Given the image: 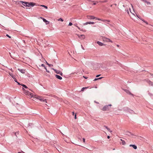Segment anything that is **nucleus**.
<instances>
[{
  "mask_svg": "<svg viewBox=\"0 0 153 153\" xmlns=\"http://www.w3.org/2000/svg\"><path fill=\"white\" fill-rule=\"evenodd\" d=\"M98 3V1H96V2L94 3L93 4V5H96L97 3Z\"/></svg>",
  "mask_w": 153,
  "mask_h": 153,
  "instance_id": "obj_28",
  "label": "nucleus"
},
{
  "mask_svg": "<svg viewBox=\"0 0 153 153\" xmlns=\"http://www.w3.org/2000/svg\"><path fill=\"white\" fill-rule=\"evenodd\" d=\"M40 18L41 19H42V20H43V18H42V17H40Z\"/></svg>",
  "mask_w": 153,
  "mask_h": 153,
  "instance_id": "obj_50",
  "label": "nucleus"
},
{
  "mask_svg": "<svg viewBox=\"0 0 153 153\" xmlns=\"http://www.w3.org/2000/svg\"><path fill=\"white\" fill-rule=\"evenodd\" d=\"M77 36L79 38L82 39H84L85 38V36L84 35H78Z\"/></svg>",
  "mask_w": 153,
  "mask_h": 153,
  "instance_id": "obj_6",
  "label": "nucleus"
},
{
  "mask_svg": "<svg viewBox=\"0 0 153 153\" xmlns=\"http://www.w3.org/2000/svg\"><path fill=\"white\" fill-rule=\"evenodd\" d=\"M10 56H11V54H10Z\"/></svg>",
  "mask_w": 153,
  "mask_h": 153,
  "instance_id": "obj_56",
  "label": "nucleus"
},
{
  "mask_svg": "<svg viewBox=\"0 0 153 153\" xmlns=\"http://www.w3.org/2000/svg\"><path fill=\"white\" fill-rule=\"evenodd\" d=\"M88 88V87L82 88L81 90V91H84L85 89Z\"/></svg>",
  "mask_w": 153,
  "mask_h": 153,
  "instance_id": "obj_20",
  "label": "nucleus"
},
{
  "mask_svg": "<svg viewBox=\"0 0 153 153\" xmlns=\"http://www.w3.org/2000/svg\"><path fill=\"white\" fill-rule=\"evenodd\" d=\"M55 76L56 77V78H57V79H58L61 80L62 79V77L61 76H60L56 74V75H55Z\"/></svg>",
  "mask_w": 153,
  "mask_h": 153,
  "instance_id": "obj_9",
  "label": "nucleus"
},
{
  "mask_svg": "<svg viewBox=\"0 0 153 153\" xmlns=\"http://www.w3.org/2000/svg\"><path fill=\"white\" fill-rule=\"evenodd\" d=\"M108 105V106H112V105L111 104H109V105Z\"/></svg>",
  "mask_w": 153,
  "mask_h": 153,
  "instance_id": "obj_47",
  "label": "nucleus"
},
{
  "mask_svg": "<svg viewBox=\"0 0 153 153\" xmlns=\"http://www.w3.org/2000/svg\"><path fill=\"white\" fill-rule=\"evenodd\" d=\"M129 146L133 147L135 149H137V146L134 145H130Z\"/></svg>",
  "mask_w": 153,
  "mask_h": 153,
  "instance_id": "obj_11",
  "label": "nucleus"
},
{
  "mask_svg": "<svg viewBox=\"0 0 153 153\" xmlns=\"http://www.w3.org/2000/svg\"><path fill=\"white\" fill-rule=\"evenodd\" d=\"M72 25V23L71 22H70L69 23V26H71Z\"/></svg>",
  "mask_w": 153,
  "mask_h": 153,
  "instance_id": "obj_34",
  "label": "nucleus"
},
{
  "mask_svg": "<svg viewBox=\"0 0 153 153\" xmlns=\"http://www.w3.org/2000/svg\"><path fill=\"white\" fill-rule=\"evenodd\" d=\"M41 66H42V67H45V65H44V64H41Z\"/></svg>",
  "mask_w": 153,
  "mask_h": 153,
  "instance_id": "obj_38",
  "label": "nucleus"
},
{
  "mask_svg": "<svg viewBox=\"0 0 153 153\" xmlns=\"http://www.w3.org/2000/svg\"><path fill=\"white\" fill-rule=\"evenodd\" d=\"M80 30H81V31H83V30H82V29H80V28L79 27H78V26H76Z\"/></svg>",
  "mask_w": 153,
  "mask_h": 153,
  "instance_id": "obj_30",
  "label": "nucleus"
},
{
  "mask_svg": "<svg viewBox=\"0 0 153 153\" xmlns=\"http://www.w3.org/2000/svg\"><path fill=\"white\" fill-rule=\"evenodd\" d=\"M21 85L26 88H28L27 87L26 85L24 84H22Z\"/></svg>",
  "mask_w": 153,
  "mask_h": 153,
  "instance_id": "obj_25",
  "label": "nucleus"
},
{
  "mask_svg": "<svg viewBox=\"0 0 153 153\" xmlns=\"http://www.w3.org/2000/svg\"><path fill=\"white\" fill-rule=\"evenodd\" d=\"M23 153H24V152H23Z\"/></svg>",
  "mask_w": 153,
  "mask_h": 153,
  "instance_id": "obj_59",
  "label": "nucleus"
},
{
  "mask_svg": "<svg viewBox=\"0 0 153 153\" xmlns=\"http://www.w3.org/2000/svg\"><path fill=\"white\" fill-rule=\"evenodd\" d=\"M110 138V136H107V138H108V139H109V138Z\"/></svg>",
  "mask_w": 153,
  "mask_h": 153,
  "instance_id": "obj_46",
  "label": "nucleus"
},
{
  "mask_svg": "<svg viewBox=\"0 0 153 153\" xmlns=\"http://www.w3.org/2000/svg\"><path fill=\"white\" fill-rule=\"evenodd\" d=\"M43 20L44 22L46 23V25H48V24H49V22L46 19H43Z\"/></svg>",
  "mask_w": 153,
  "mask_h": 153,
  "instance_id": "obj_10",
  "label": "nucleus"
},
{
  "mask_svg": "<svg viewBox=\"0 0 153 153\" xmlns=\"http://www.w3.org/2000/svg\"><path fill=\"white\" fill-rule=\"evenodd\" d=\"M53 69L55 71L56 73L59 74V73L60 72V71L54 69Z\"/></svg>",
  "mask_w": 153,
  "mask_h": 153,
  "instance_id": "obj_16",
  "label": "nucleus"
},
{
  "mask_svg": "<svg viewBox=\"0 0 153 153\" xmlns=\"http://www.w3.org/2000/svg\"><path fill=\"white\" fill-rule=\"evenodd\" d=\"M64 0L65 1H66V0Z\"/></svg>",
  "mask_w": 153,
  "mask_h": 153,
  "instance_id": "obj_58",
  "label": "nucleus"
},
{
  "mask_svg": "<svg viewBox=\"0 0 153 153\" xmlns=\"http://www.w3.org/2000/svg\"><path fill=\"white\" fill-rule=\"evenodd\" d=\"M83 141L84 143H85V139L84 138H83Z\"/></svg>",
  "mask_w": 153,
  "mask_h": 153,
  "instance_id": "obj_35",
  "label": "nucleus"
},
{
  "mask_svg": "<svg viewBox=\"0 0 153 153\" xmlns=\"http://www.w3.org/2000/svg\"><path fill=\"white\" fill-rule=\"evenodd\" d=\"M120 140L122 141V143L123 145H125L126 144V142L124 140H122V139H120Z\"/></svg>",
  "mask_w": 153,
  "mask_h": 153,
  "instance_id": "obj_17",
  "label": "nucleus"
},
{
  "mask_svg": "<svg viewBox=\"0 0 153 153\" xmlns=\"http://www.w3.org/2000/svg\"><path fill=\"white\" fill-rule=\"evenodd\" d=\"M97 19L98 20H101V21H102L103 22H105V21H107V22H110V21L109 20H102L100 19H99V18H96V19Z\"/></svg>",
  "mask_w": 153,
  "mask_h": 153,
  "instance_id": "obj_12",
  "label": "nucleus"
},
{
  "mask_svg": "<svg viewBox=\"0 0 153 153\" xmlns=\"http://www.w3.org/2000/svg\"><path fill=\"white\" fill-rule=\"evenodd\" d=\"M129 133L131 135H133L132 134H131V133Z\"/></svg>",
  "mask_w": 153,
  "mask_h": 153,
  "instance_id": "obj_52",
  "label": "nucleus"
},
{
  "mask_svg": "<svg viewBox=\"0 0 153 153\" xmlns=\"http://www.w3.org/2000/svg\"><path fill=\"white\" fill-rule=\"evenodd\" d=\"M83 77H84V78H85V79H87L88 78V77H86L84 76H83Z\"/></svg>",
  "mask_w": 153,
  "mask_h": 153,
  "instance_id": "obj_40",
  "label": "nucleus"
},
{
  "mask_svg": "<svg viewBox=\"0 0 153 153\" xmlns=\"http://www.w3.org/2000/svg\"><path fill=\"white\" fill-rule=\"evenodd\" d=\"M18 153H21V152H18Z\"/></svg>",
  "mask_w": 153,
  "mask_h": 153,
  "instance_id": "obj_55",
  "label": "nucleus"
},
{
  "mask_svg": "<svg viewBox=\"0 0 153 153\" xmlns=\"http://www.w3.org/2000/svg\"><path fill=\"white\" fill-rule=\"evenodd\" d=\"M94 23L93 22H89V24H93Z\"/></svg>",
  "mask_w": 153,
  "mask_h": 153,
  "instance_id": "obj_27",
  "label": "nucleus"
},
{
  "mask_svg": "<svg viewBox=\"0 0 153 153\" xmlns=\"http://www.w3.org/2000/svg\"><path fill=\"white\" fill-rule=\"evenodd\" d=\"M109 109V108L108 107V105H106L104 106L102 108V110L103 111H105L107 110H108Z\"/></svg>",
  "mask_w": 153,
  "mask_h": 153,
  "instance_id": "obj_4",
  "label": "nucleus"
},
{
  "mask_svg": "<svg viewBox=\"0 0 153 153\" xmlns=\"http://www.w3.org/2000/svg\"><path fill=\"white\" fill-rule=\"evenodd\" d=\"M146 3H147V4H150V3L149 2H148L146 1Z\"/></svg>",
  "mask_w": 153,
  "mask_h": 153,
  "instance_id": "obj_36",
  "label": "nucleus"
},
{
  "mask_svg": "<svg viewBox=\"0 0 153 153\" xmlns=\"http://www.w3.org/2000/svg\"><path fill=\"white\" fill-rule=\"evenodd\" d=\"M42 97L40 96H37L36 97V98L37 99L39 100V99H40V98H42Z\"/></svg>",
  "mask_w": 153,
  "mask_h": 153,
  "instance_id": "obj_24",
  "label": "nucleus"
},
{
  "mask_svg": "<svg viewBox=\"0 0 153 153\" xmlns=\"http://www.w3.org/2000/svg\"><path fill=\"white\" fill-rule=\"evenodd\" d=\"M72 114L73 115H74V112H72Z\"/></svg>",
  "mask_w": 153,
  "mask_h": 153,
  "instance_id": "obj_43",
  "label": "nucleus"
},
{
  "mask_svg": "<svg viewBox=\"0 0 153 153\" xmlns=\"http://www.w3.org/2000/svg\"><path fill=\"white\" fill-rule=\"evenodd\" d=\"M59 74L61 76H62L63 75V73L60 71L59 73Z\"/></svg>",
  "mask_w": 153,
  "mask_h": 153,
  "instance_id": "obj_33",
  "label": "nucleus"
},
{
  "mask_svg": "<svg viewBox=\"0 0 153 153\" xmlns=\"http://www.w3.org/2000/svg\"><path fill=\"white\" fill-rule=\"evenodd\" d=\"M128 13H129V12H128Z\"/></svg>",
  "mask_w": 153,
  "mask_h": 153,
  "instance_id": "obj_57",
  "label": "nucleus"
},
{
  "mask_svg": "<svg viewBox=\"0 0 153 153\" xmlns=\"http://www.w3.org/2000/svg\"><path fill=\"white\" fill-rule=\"evenodd\" d=\"M88 24H89V22H86L85 23H84L83 24L84 25H87Z\"/></svg>",
  "mask_w": 153,
  "mask_h": 153,
  "instance_id": "obj_31",
  "label": "nucleus"
},
{
  "mask_svg": "<svg viewBox=\"0 0 153 153\" xmlns=\"http://www.w3.org/2000/svg\"><path fill=\"white\" fill-rule=\"evenodd\" d=\"M97 43L100 46H102L104 45V44L102 43V42L99 41H97Z\"/></svg>",
  "mask_w": 153,
  "mask_h": 153,
  "instance_id": "obj_14",
  "label": "nucleus"
},
{
  "mask_svg": "<svg viewBox=\"0 0 153 153\" xmlns=\"http://www.w3.org/2000/svg\"><path fill=\"white\" fill-rule=\"evenodd\" d=\"M145 23H146L147 25L148 24V23L146 21H145Z\"/></svg>",
  "mask_w": 153,
  "mask_h": 153,
  "instance_id": "obj_44",
  "label": "nucleus"
},
{
  "mask_svg": "<svg viewBox=\"0 0 153 153\" xmlns=\"http://www.w3.org/2000/svg\"><path fill=\"white\" fill-rule=\"evenodd\" d=\"M126 108L127 111L130 113L132 114V112H134V111L133 110L130 109L128 107H126Z\"/></svg>",
  "mask_w": 153,
  "mask_h": 153,
  "instance_id": "obj_7",
  "label": "nucleus"
},
{
  "mask_svg": "<svg viewBox=\"0 0 153 153\" xmlns=\"http://www.w3.org/2000/svg\"><path fill=\"white\" fill-rule=\"evenodd\" d=\"M142 20L143 22H145L146 21L145 20H144V19H142Z\"/></svg>",
  "mask_w": 153,
  "mask_h": 153,
  "instance_id": "obj_45",
  "label": "nucleus"
},
{
  "mask_svg": "<svg viewBox=\"0 0 153 153\" xmlns=\"http://www.w3.org/2000/svg\"><path fill=\"white\" fill-rule=\"evenodd\" d=\"M33 96L35 97H33V98H36V97H37V96H36V95H33Z\"/></svg>",
  "mask_w": 153,
  "mask_h": 153,
  "instance_id": "obj_41",
  "label": "nucleus"
},
{
  "mask_svg": "<svg viewBox=\"0 0 153 153\" xmlns=\"http://www.w3.org/2000/svg\"><path fill=\"white\" fill-rule=\"evenodd\" d=\"M74 118L76 119V114L74 116Z\"/></svg>",
  "mask_w": 153,
  "mask_h": 153,
  "instance_id": "obj_39",
  "label": "nucleus"
},
{
  "mask_svg": "<svg viewBox=\"0 0 153 153\" xmlns=\"http://www.w3.org/2000/svg\"><path fill=\"white\" fill-rule=\"evenodd\" d=\"M100 75H97L96 76V77H98L99 76H100Z\"/></svg>",
  "mask_w": 153,
  "mask_h": 153,
  "instance_id": "obj_42",
  "label": "nucleus"
},
{
  "mask_svg": "<svg viewBox=\"0 0 153 153\" xmlns=\"http://www.w3.org/2000/svg\"><path fill=\"white\" fill-rule=\"evenodd\" d=\"M46 63L50 67H51V66H53V65H51L50 64H48L47 62H46Z\"/></svg>",
  "mask_w": 153,
  "mask_h": 153,
  "instance_id": "obj_29",
  "label": "nucleus"
},
{
  "mask_svg": "<svg viewBox=\"0 0 153 153\" xmlns=\"http://www.w3.org/2000/svg\"><path fill=\"white\" fill-rule=\"evenodd\" d=\"M117 47H119V45H117Z\"/></svg>",
  "mask_w": 153,
  "mask_h": 153,
  "instance_id": "obj_49",
  "label": "nucleus"
},
{
  "mask_svg": "<svg viewBox=\"0 0 153 153\" xmlns=\"http://www.w3.org/2000/svg\"><path fill=\"white\" fill-rule=\"evenodd\" d=\"M10 76H12V77L14 79V81H15L16 82H17V83H18V84H19V85H20V84L19 82H17V80H16V78H14L13 77V76H12V75H10Z\"/></svg>",
  "mask_w": 153,
  "mask_h": 153,
  "instance_id": "obj_19",
  "label": "nucleus"
},
{
  "mask_svg": "<svg viewBox=\"0 0 153 153\" xmlns=\"http://www.w3.org/2000/svg\"><path fill=\"white\" fill-rule=\"evenodd\" d=\"M129 10H130V12L131 13V9H129Z\"/></svg>",
  "mask_w": 153,
  "mask_h": 153,
  "instance_id": "obj_53",
  "label": "nucleus"
},
{
  "mask_svg": "<svg viewBox=\"0 0 153 153\" xmlns=\"http://www.w3.org/2000/svg\"><path fill=\"white\" fill-rule=\"evenodd\" d=\"M104 127L107 129V130L109 131H110V132H112V131L110 129L108 128V127L107 126H105Z\"/></svg>",
  "mask_w": 153,
  "mask_h": 153,
  "instance_id": "obj_18",
  "label": "nucleus"
},
{
  "mask_svg": "<svg viewBox=\"0 0 153 153\" xmlns=\"http://www.w3.org/2000/svg\"><path fill=\"white\" fill-rule=\"evenodd\" d=\"M87 1L89 2L90 3H92V2H93L94 1H92L90 0H87Z\"/></svg>",
  "mask_w": 153,
  "mask_h": 153,
  "instance_id": "obj_32",
  "label": "nucleus"
},
{
  "mask_svg": "<svg viewBox=\"0 0 153 153\" xmlns=\"http://www.w3.org/2000/svg\"><path fill=\"white\" fill-rule=\"evenodd\" d=\"M102 77H101L98 78H95L94 79V81H95L97 80L98 79H102Z\"/></svg>",
  "mask_w": 153,
  "mask_h": 153,
  "instance_id": "obj_21",
  "label": "nucleus"
},
{
  "mask_svg": "<svg viewBox=\"0 0 153 153\" xmlns=\"http://www.w3.org/2000/svg\"><path fill=\"white\" fill-rule=\"evenodd\" d=\"M6 36H7V37H8L9 38H11V37H10V36H9L8 35V34H7V35H6Z\"/></svg>",
  "mask_w": 153,
  "mask_h": 153,
  "instance_id": "obj_37",
  "label": "nucleus"
},
{
  "mask_svg": "<svg viewBox=\"0 0 153 153\" xmlns=\"http://www.w3.org/2000/svg\"><path fill=\"white\" fill-rule=\"evenodd\" d=\"M102 40L103 41L107 42H112V41L109 39L106 38L105 37H103L102 38Z\"/></svg>",
  "mask_w": 153,
  "mask_h": 153,
  "instance_id": "obj_3",
  "label": "nucleus"
},
{
  "mask_svg": "<svg viewBox=\"0 0 153 153\" xmlns=\"http://www.w3.org/2000/svg\"><path fill=\"white\" fill-rule=\"evenodd\" d=\"M108 1V0H105L104 1H99L100 2H102V3H105L107 2Z\"/></svg>",
  "mask_w": 153,
  "mask_h": 153,
  "instance_id": "obj_22",
  "label": "nucleus"
},
{
  "mask_svg": "<svg viewBox=\"0 0 153 153\" xmlns=\"http://www.w3.org/2000/svg\"><path fill=\"white\" fill-rule=\"evenodd\" d=\"M22 89L24 91V93L26 95H28L29 97H35L33 96V93L30 92L28 91L25 90L24 88H22Z\"/></svg>",
  "mask_w": 153,
  "mask_h": 153,
  "instance_id": "obj_2",
  "label": "nucleus"
},
{
  "mask_svg": "<svg viewBox=\"0 0 153 153\" xmlns=\"http://www.w3.org/2000/svg\"><path fill=\"white\" fill-rule=\"evenodd\" d=\"M18 70L22 73L24 74L25 73V70L24 69H18Z\"/></svg>",
  "mask_w": 153,
  "mask_h": 153,
  "instance_id": "obj_13",
  "label": "nucleus"
},
{
  "mask_svg": "<svg viewBox=\"0 0 153 153\" xmlns=\"http://www.w3.org/2000/svg\"><path fill=\"white\" fill-rule=\"evenodd\" d=\"M58 21H61V22H63V20L61 18H60L59 19H58Z\"/></svg>",
  "mask_w": 153,
  "mask_h": 153,
  "instance_id": "obj_26",
  "label": "nucleus"
},
{
  "mask_svg": "<svg viewBox=\"0 0 153 153\" xmlns=\"http://www.w3.org/2000/svg\"><path fill=\"white\" fill-rule=\"evenodd\" d=\"M21 2L22 4L25 6L30 7V6L33 7V6L35 4L32 2L29 3L26 2L25 1H21L20 2Z\"/></svg>",
  "mask_w": 153,
  "mask_h": 153,
  "instance_id": "obj_1",
  "label": "nucleus"
},
{
  "mask_svg": "<svg viewBox=\"0 0 153 153\" xmlns=\"http://www.w3.org/2000/svg\"><path fill=\"white\" fill-rule=\"evenodd\" d=\"M39 100L41 101H43L44 102H45L47 103V101L46 100H44L43 99V98L42 97V98H40V99H39Z\"/></svg>",
  "mask_w": 153,
  "mask_h": 153,
  "instance_id": "obj_15",
  "label": "nucleus"
},
{
  "mask_svg": "<svg viewBox=\"0 0 153 153\" xmlns=\"http://www.w3.org/2000/svg\"><path fill=\"white\" fill-rule=\"evenodd\" d=\"M41 6V7H44L45 8V9H48V7L47 6H45V5H41L40 6Z\"/></svg>",
  "mask_w": 153,
  "mask_h": 153,
  "instance_id": "obj_23",
  "label": "nucleus"
},
{
  "mask_svg": "<svg viewBox=\"0 0 153 153\" xmlns=\"http://www.w3.org/2000/svg\"><path fill=\"white\" fill-rule=\"evenodd\" d=\"M16 133H15V135H16Z\"/></svg>",
  "mask_w": 153,
  "mask_h": 153,
  "instance_id": "obj_54",
  "label": "nucleus"
},
{
  "mask_svg": "<svg viewBox=\"0 0 153 153\" xmlns=\"http://www.w3.org/2000/svg\"><path fill=\"white\" fill-rule=\"evenodd\" d=\"M123 90L127 93L129 94L130 95H132V94H131V93L129 91H128L127 89H124Z\"/></svg>",
  "mask_w": 153,
  "mask_h": 153,
  "instance_id": "obj_8",
  "label": "nucleus"
},
{
  "mask_svg": "<svg viewBox=\"0 0 153 153\" xmlns=\"http://www.w3.org/2000/svg\"><path fill=\"white\" fill-rule=\"evenodd\" d=\"M87 17L88 19H96V17L92 16H87Z\"/></svg>",
  "mask_w": 153,
  "mask_h": 153,
  "instance_id": "obj_5",
  "label": "nucleus"
},
{
  "mask_svg": "<svg viewBox=\"0 0 153 153\" xmlns=\"http://www.w3.org/2000/svg\"><path fill=\"white\" fill-rule=\"evenodd\" d=\"M45 69L46 70V69H47L46 67L45 66V67H44Z\"/></svg>",
  "mask_w": 153,
  "mask_h": 153,
  "instance_id": "obj_51",
  "label": "nucleus"
},
{
  "mask_svg": "<svg viewBox=\"0 0 153 153\" xmlns=\"http://www.w3.org/2000/svg\"><path fill=\"white\" fill-rule=\"evenodd\" d=\"M48 73H50V72L49 71H48V70H47V71H46Z\"/></svg>",
  "mask_w": 153,
  "mask_h": 153,
  "instance_id": "obj_48",
  "label": "nucleus"
}]
</instances>
